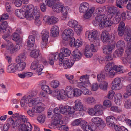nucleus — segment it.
<instances>
[{
	"label": "nucleus",
	"mask_w": 131,
	"mask_h": 131,
	"mask_svg": "<svg viewBox=\"0 0 131 131\" xmlns=\"http://www.w3.org/2000/svg\"><path fill=\"white\" fill-rule=\"evenodd\" d=\"M23 9V10H16L15 12V14L20 18H24L25 17L27 20H29L32 12L34 9V6L30 4L27 6H25Z\"/></svg>",
	"instance_id": "f257e3e1"
},
{
	"label": "nucleus",
	"mask_w": 131,
	"mask_h": 131,
	"mask_svg": "<svg viewBox=\"0 0 131 131\" xmlns=\"http://www.w3.org/2000/svg\"><path fill=\"white\" fill-rule=\"evenodd\" d=\"M34 9L32 11L29 20H35V24L38 26L40 25L41 24V21L39 19L40 16L39 9L37 6L34 7Z\"/></svg>",
	"instance_id": "f03ea898"
},
{
	"label": "nucleus",
	"mask_w": 131,
	"mask_h": 131,
	"mask_svg": "<svg viewBox=\"0 0 131 131\" xmlns=\"http://www.w3.org/2000/svg\"><path fill=\"white\" fill-rule=\"evenodd\" d=\"M106 72H107V75L108 74L109 77L112 78L115 75L116 72L114 69L113 63L109 62L105 68Z\"/></svg>",
	"instance_id": "7ed1b4c3"
},
{
	"label": "nucleus",
	"mask_w": 131,
	"mask_h": 131,
	"mask_svg": "<svg viewBox=\"0 0 131 131\" xmlns=\"http://www.w3.org/2000/svg\"><path fill=\"white\" fill-rule=\"evenodd\" d=\"M71 53V51L69 49L64 47L61 48L58 57L59 61H60V63L62 62L61 61L64 59V57L69 56Z\"/></svg>",
	"instance_id": "20e7f679"
},
{
	"label": "nucleus",
	"mask_w": 131,
	"mask_h": 131,
	"mask_svg": "<svg viewBox=\"0 0 131 131\" xmlns=\"http://www.w3.org/2000/svg\"><path fill=\"white\" fill-rule=\"evenodd\" d=\"M30 49L32 50V52L30 54V56L32 58L40 60L42 57V56L41 54L39 53V50L36 48V46L30 48Z\"/></svg>",
	"instance_id": "39448f33"
},
{
	"label": "nucleus",
	"mask_w": 131,
	"mask_h": 131,
	"mask_svg": "<svg viewBox=\"0 0 131 131\" xmlns=\"http://www.w3.org/2000/svg\"><path fill=\"white\" fill-rule=\"evenodd\" d=\"M75 105L73 107H71V111L72 113H73L75 110L81 111L83 110L84 107L81 102L79 100H76L75 102Z\"/></svg>",
	"instance_id": "423d86ee"
},
{
	"label": "nucleus",
	"mask_w": 131,
	"mask_h": 131,
	"mask_svg": "<svg viewBox=\"0 0 131 131\" xmlns=\"http://www.w3.org/2000/svg\"><path fill=\"white\" fill-rule=\"evenodd\" d=\"M85 123L84 130L85 131H97V123H89V125Z\"/></svg>",
	"instance_id": "0eeeda50"
},
{
	"label": "nucleus",
	"mask_w": 131,
	"mask_h": 131,
	"mask_svg": "<svg viewBox=\"0 0 131 131\" xmlns=\"http://www.w3.org/2000/svg\"><path fill=\"white\" fill-rule=\"evenodd\" d=\"M61 61L62 62L60 63V61H59V65L61 66L63 64L64 67L65 69L70 68L74 64L73 63L69 61L68 59H63Z\"/></svg>",
	"instance_id": "6e6552de"
},
{
	"label": "nucleus",
	"mask_w": 131,
	"mask_h": 131,
	"mask_svg": "<svg viewBox=\"0 0 131 131\" xmlns=\"http://www.w3.org/2000/svg\"><path fill=\"white\" fill-rule=\"evenodd\" d=\"M88 38L89 40L91 41L98 39V35L97 31L93 30L89 32L88 35Z\"/></svg>",
	"instance_id": "1a4fd4ad"
},
{
	"label": "nucleus",
	"mask_w": 131,
	"mask_h": 131,
	"mask_svg": "<svg viewBox=\"0 0 131 131\" xmlns=\"http://www.w3.org/2000/svg\"><path fill=\"white\" fill-rule=\"evenodd\" d=\"M121 79L120 78H115L112 83L113 88L115 90H118L120 89V84L121 82Z\"/></svg>",
	"instance_id": "9d476101"
},
{
	"label": "nucleus",
	"mask_w": 131,
	"mask_h": 131,
	"mask_svg": "<svg viewBox=\"0 0 131 131\" xmlns=\"http://www.w3.org/2000/svg\"><path fill=\"white\" fill-rule=\"evenodd\" d=\"M108 12L109 14L112 16L113 15H116L118 14L119 13V10L117 7L109 6L107 7Z\"/></svg>",
	"instance_id": "9b49d317"
},
{
	"label": "nucleus",
	"mask_w": 131,
	"mask_h": 131,
	"mask_svg": "<svg viewBox=\"0 0 131 131\" xmlns=\"http://www.w3.org/2000/svg\"><path fill=\"white\" fill-rule=\"evenodd\" d=\"M125 24L123 22H121L118 25L117 32L118 35L120 36H122L124 35L125 30Z\"/></svg>",
	"instance_id": "f8f14e48"
},
{
	"label": "nucleus",
	"mask_w": 131,
	"mask_h": 131,
	"mask_svg": "<svg viewBox=\"0 0 131 131\" xmlns=\"http://www.w3.org/2000/svg\"><path fill=\"white\" fill-rule=\"evenodd\" d=\"M59 109L61 113L62 114H64L67 112L68 114H72L71 107L68 106H66L64 107L61 105L60 106Z\"/></svg>",
	"instance_id": "ddd939ff"
},
{
	"label": "nucleus",
	"mask_w": 131,
	"mask_h": 131,
	"mask_svg": "<svg viewBox=\"0 0 131 131\" xmlns=\"http://www.w3.org/2000/svg\"><path fill=\"white\" fill-rule=\"evenodd\" d=\"M101 39L104 43L107 42L110 39L108 32L106 31H103L101 34Z\"/></svg>",
	"instance_id": "4468645a"
},
{
	"label": "nucleus",
	"mask_w": 131,
	"mask_h": 131,
	"mask_svg": "<svg viewBox=\"0 0 131 131\" xmlns=\"http://www.w3.org/2000/svg\"><path fill=\"white\" fill-rule=\"evenodd\" d=\"M62 117V116L61 114H57L54 115L51 118V123H60V122L63 123V121L61 119Z\"/></svg>",
	"instance_id": "2eb2a0df"
},
{
	"label": "nucleus",
	"mask_w": 131,
	"mask_h": 131,
	"mask_svg": "<svg viewBox=\"0 0 131 131\" xmlns=\"http://www.w3.org/2000/svg\"><path fill=\"white\" fill-rule=\"evenodd\" d=\"M96 113L95 115L98 116L102 115L103 113L102 110L103 109L102 105H96L94 107Z\"/></svg>",
	"instance_id": "dca6fc26"
},
{
	"label": "nucleus",
	"mask_w": 131,
	"mask_h": 131,
	"mask_svg": "<svg viewBox=\"0 0 131 131\" xmlns=\"http://www.w3.org/2000/svg\"><path fill=\"white\" fill-rule=\"evenodd\" d=\"M51 36L52 37H57L59 33V29L58 27L56 26H53L50 30Z\"/></svg>",
	"instance_id": "f3484780"
},
{
	"label": "nucleus",
	"mask_w": 131,
	"mask_h": 131,
	"mask_svg": "<svg viewBox=\"0 0 131 131\" xmlns=\"http://www.w3.org/2000/svg\"><path fill=\"white\" fill-rule=\"evenodd\" d=\"M89 4L86 2L81 3L79 7V10L81 13H84L88 9Z\"/></svg>",
	"instance_id": "a211bd4d"
},
{
	"label": "nucleus",
	"mask_w": 131,
	"mask_h": 131,
	"mask_svg": "<svg viewBox=\"0 0 131 131\" xmlns=\"http://www.w3.org/2000/svg\"><path fill=\"white\" fill-rule=\"evenodd\" d=\"M24 126L23 123H11L10 125V127L15 129H18L19 131H22V128H24Z\"/></svg>",
	"instance_id": "6ab92c4d"
},
{
	"label": "nucleus",
	"mask_w": 131,
	"mask_h": 131,
	"mask_svg": "<svg viewBox=\"0 0 131 131\" xmlns=\"http://www.w3.org/2000/svg\"><path fill=\"white\" fill-rule=\"evenodd\" d=\"M125 31L126 32L124 36V39L128 42H131V30L129 29H126Z\"/></svg>",
	"instance_id": "aec40b11"
},
{
	"label": "nucleus",
	"mask_w": 131,
	"mask_h": 131,
	"mask_svg": "<svg viewBox=\"0 0 131 131\" xmlns=\"http://www.w3.org/2000/svg\"><path fill=\"white\" fill-rule=\"evenodd\" d=\"M17 70V65L15 63H12L9 65L7 68V72L10 73H13Z\"/></svg>",
	"instance_id": "412c9836"
},
{
	"label": "nucleus",
	"mask_w": 131,
	"mask_h": 131,
	"mask_svg": "<svg viewBox=\"0 0 131 131\" xmlns=\"http://www.w3.org/2000/svg\"><path fill=\"white\" fill-rule=\"evenodd\" d=\"M72 54L76 60H78L79 59H80L82 56L81 52L78 49H76L72 53Z\"/></svg>",
	"instance_id": "4be33fe9"
},
{
	"label": "nucleus",
	"mask_w": 131,
	"mask_h": 131,
	"mask_svg": "<svg viewBox=\"0 0 131 131\" xmlns=\"http://www.w3.org/2000/svg\"><path fill=\"white\" fill-rule=\"evenodd\" d=\"M40 105L38 106H36L34 108L35 110V112L36 113H39L41 112L44 110V108L43 106L44 104L43 103H41L40 101L39 103Z\"/></svg>",
	"instance_id": "5701e85b"
},
{
	"label": "nucleus",
	"mask_w": 131,
	"mask_h": 131,
	"mask_svg": "<svg viewBox=\"0 0 131 131\" xmlns=\"http://www.w3.org/2000/svg\"><path fill=\"white\" fill-rule=\"evenodd\" d=\"M107 18V16L105 14H102L99 15L95 17V19L100 23V24H102L103 23Z\"/></svg>",
	"instance_id": "b1692460"
},
{
	"label": "nucleus",
	"mask_w": 131,
	"mask_h": 131,
	"mask_svg": "<svg viewBox=\"0 0 131 131\" xmlns=\"http://www.w3.org/2000/svg\"><path fill=\"white\" fill-rule=\"evenodd\" d=\"M113 24V22L111 21L104 20V21L101 24H100V28L102 29L104 27H109L111 26Z\"/></svg>",
	"instance_id": "393cba45"
},
{
	"label": "nucleus",
	"mask_w": 131,
	"mask_h": 131,
	"mask_svg": "<svg viewBox=\"0 0 131 131\" xmlns=\"http://www.w3.org/2000/svg\"><path fill=\"white\" fill-rule=\"evenodd\" d=\"M63 6L60 3L58 2L52 8L54 12H60L62 9Z\"/></svg>",
	"instance_id": "a878e982"
},
{
	"label": "nucleus",
	"mask_w": 131,
	"mask_h": 131,
	"mask_svg": "<svg viewBox=\"0 0 131 131\" xmlns=\"http://www.w3.org/2000/svg\"><path fill=\"white\" fill-rule=\"evenodd\" d=\"M34 38L32 35L29 36L28 38L27 44L30 48L34 47Z\"/></svg>",
	"instance_id": "bb28decb"
},
{
	"label": "nucleus",
	"mask_w": 131,
	"mask_h": 131,
	"mask_svg": "<svg viewBox=\"0 0 131 131\" xmlns=\"http://www.w3.org/2000/svg\"><path fill=\"white\" fill-rule=\"evenodd\" d=\"M8 26L7 21L2 22L0 24V31L3 33H4L8 27Z\"/></svg>",
	"instance_id": "cd10ccee"
},
{
	"label": "nucleus",
	"mask_w": 131,
	"mask_h": 131,
	"mask_svg": "<svg viewBox=\"0 0 131 131\" xmlns=\"http://www.w3.org/2000/svg\"><path fill=\"white\" fill-rule=\"evenodd\" d=\"M58 20V19L54 17H48L47 19V22L51 24H55Z\"/></svg>",
	"instance_id": "c85d7f7f"
},
{
	"label": "nucleus",
	"mask_w": 131,
	"mask_h": 131,
	"mask_svg": "<svg viewBox=\"0 0 131 131\" xmlns=\"http://www.w3.org/2000/svg\"><path fill=\"white\" fill-rule=\"evenodd\" d=\"M26 55L25 52L23 53L19 54L17 57L16 61H18V62H24L26 59Z\"/></svg>",
	"instance_id": "c756f323"
},
{
	"label": "nucleus",
	"mask_w": 131,
	"mask_h": 131,
	"mask_svg": "<svg viewBox=\"0 0 131 131\" xmlns=\"http://www.w3.org/2000/svg\"><path fill=\"white\" fill-rule=\"evenodd\" d=\"M19 62V63L16 64L17 70L19 71H21L25 69L26 63L24 62Z\"/></svg>",
	"instance_id": "7c9ffc66"
},
{
	"label": "nucleus",
	"mask_w": 131,
	"mask_h": 131,
	"mask_svg": "<svg viewBox=\"0 0 131 131\" xmlns=\"http://www.w3.org/2000/svg\"><path fill=\"white\" fill-rule=\"evenodd\" d=\"M66 90L67 91V93L68 96V98L71 97V95H73V92L74 93V89L70 86H67L66 88Z\"/></svg>",
	"instance_id": "2f4dec72"
},
{
	"label": "nucleus",
	"mask_w": 131,
	"mask_h": 131,
	"mask_svg": "<svg viewBox=\"0 0 131 131\" xmlns=\"http://www.w3.org/2000/svg\"><path fill=\"white\" fill-rule=\"evenodd\" d=\"M85 49L86 50L93 51V52H96L97 50L96 47L93 44H91L90 45H87L86 46Z\"/></svg>",
	"instance_id": "473e14b6"
},
{
	"label": "nucleus",
	"mask_w": 131,
	"mask_h": 131,
	"mask_svg": "<svg viewBox=\"0 0 131 131\" xmlns=\"http://www.w3.org/2000/svg\"><path fill=\"white\" fill-rule=\"evenodd\" d=\"M40 99V97H37L31 100H30V101L28 103V106L29 107H31L32 106L33 104H39Z\"/></svg>",
	"instance_id": "72a5a7b5"
},
{
	"label": "nucleus",
	"mask_w": 131,
	"mask_h": 131,
	"mask_svg": "<svg viewBox=\"0 0 131 131\" xmlns=\"http://www.w3.org/2000/svg\"><path fill=\"white\" fill-rule=\"evenodd\" d=\"M103 52L105 54H110L112 52V50L107 45L104 46L103 48Z\"/></svg>",
	"instance_id": "f704fd0d"
},
{
	"label": "nucleus",
	"mask_w": 131,
	"mask_h": 131,
	"mask_svg": "<svg viewBox=\"0 0 131 131\" xmlns=\"http://www.w3.org/2000/svg\"><path fill=\"white\" fill-rule=\"evenodd\" d=\"M118 120L122 122L125 121L126 123H131V120L130 119H126V116L124 115H122L117 117Z\"/></svg>",
	"instance_id": "c9c22d12"
},
{
	"label": "nucleus",
	"mask_w": 131,
	"mask_h": 131,
	"mask_svg": "<svg viewBox=\"0 0 131 131\" xmlns=\"http://www.w3.org/2000/svg\"><path fill=\"white\" fill-rule=\"evenodd\" d=\"M56 57L54 54H51L49 55V57L48 58V60H49V63L51 65H54V62L55 59V57Z\"/></svg>",
	"instance_id": "e433bc0d"
},
{
	"label": "nucleus",
	"mask_w": 131,
	"mask_h": 131,
	"mask_svg": "<svg viewBox=\"0 0 131 131\" xmlns=\"http://www.w3.org/2000/svg\"><path fill=\"white\" fill-rule=\"evenodd\" d=\"M59 94L60 98L64 100H67L68 98L67 93L64 90L62 89L60 91Z\"/></svg>",
	"instance_id": "4c0bfd02"
},
{
	"label": "nucleus",
	"mask_w": 131,
	"mask_h": 131,
	"mask_svg": "<svg viewBox=\"0 0 131 131\" xmlns=\"http://www.w3.org/2000/svg\"><path fill=\"white\" fill-rule=\"evenodd\" d=\"M106 120L107 122L109 123H114L117 122V119L114 117L112 116L107 117Z\"/></svg>",
	"instance_id": "58836bf2"
},
{
	"label": "nucleus",
	"mask_w": 131,
	"mask_h": 131,
	"mask_svg": "<svg viewBox=\"0 0 131 131\" xmlns=\"http://www.w3.org/2000/svg\"><path fill=\"white\" fill-rule=\"evenodd\" d=\"M107 75V72H106L105 70L102 72L101 73L98 74L97 78L98 81H102L105 78V76Z\"/></svg>",
	"instance_id": "ea45409f"
},
{
	"label": "nucleus",
	"mask_w": 131,
	"mask_h": 131,
	"mask_svg": "<svg viewBox=\"0 0 131 131\" xmlns=\"http://www.w3.org/2000/svg\"><path fill=\"white\" fill-rule=\"evenodd\" d=\"M108 84L105 81L102 82L99 84V87L100 89L103 90H106L107 89Z\"/></svg>",
	"instance_id": "a19ab883"
},
{
	"label": "nucleus",
	"mask_w": 131,
	"mask_h": 131,
	"mask_svg": "<svg viewBox=\"0 0 131 131\" xmlns=\"http://www.w3.org/2000/svg\"><path fill=\"white\" fill-rule=\"evenodd\" d=\"M23 125H24V128H22V131H31L32 130V126L30 123H28L27 125L24 123H23Z\"/></svg>",
	"instance_id": "79ce46f5"
},
{
	"label": "nucleus",
	"mask_w": 131,
	"mask_h": 131,
	"mask_svg": "<svg viewBox=\"0 0 131 131\" xmlns=\"http://www.w3.org/2000/svg\"><path fill=\"white\" fill-rule=\"evenodd\" d=\"M125 43L123 41L119 40L116 43V46L118 49H123L125 47Z\"/></svg>",
	"instance_id": "37998d69"
},
{
	"label": "nucleus",
	"mask_w": 131,
	"mask_h": 131,
	"mask_svg": "<svg viewBox=\"0 0 131 131\" xmlns=\"http://www.w3.org/2000/svg\"><path fill=\"white\" fill-rule=\"evenodd\" d=\"M6 49L10 53H12L14 52V48L13 45L10 44V45L6 46Z\"/></svg>",
	"instance_id": "c03bdc74"
},
{
	"label": "nucleus",
	"mask_w": 131,
	"mask_h": 131,
	"mask_svg": "<svg viewBox=\"0 0 131 131\" xmlns=\"http://www.w3.org/2000/svg\"><path fill=\"white\" fill-rule=\"evenodd\" d=\"M41 89L46 93L51 94L52 93V91L51 90L49 87L47 85H43L41 86Z\"/></svg>",
	"instance_id": "a18cd8bd"
},
{
	"label": "nucleus",
	"mask_w": 131,
	"mask_h": 131,
	"mask_svg": "<svg viewBox=\"0 0 131 131\" xmlns=\"http://www.w3.org/2000/svg\"><path fill=\"white\" fill-rule=\"evenodd\" d=\"M89 78V75H85L80 77V81L85 84L88 82V79Z\"/></svg>",
	"instance_id": "49530a36"
},
{
	"label": "nucleus",
	"mask_w": 131,
	"mask_h": 131,
	"mask_svg": "<svg viewBox=\"0 0 131 131\" xmlns=\"http://www.w3.org/2000/svg\"><path fill=\"white\" fill-rule=\"evenodd\" d=\"M39 60L37 59L33 61L32 63L31 68V69L35 70L37 68L38 66V61Z\"/></svg>",
	"instance_id": "de8ad7c7"
},
{
	"label": "nucleus",
	"mask_w": 131,
	"mask_h": 131,
	"mask_svg": "<svg viewBox=\"0 0 131 131\" xmlns=\"http://www.w3.org/2000/svg\"><path fill=\"white\" fill-rule=\"evenodd\" d=\"M123 49H118L114 52V55L115 57L116 56L118 57H121L123 55Z\"/></svg>",
	"instance_id": "09e8293b"
},
{
	"label": "nucleus",
	"mask_w": 131,
	"mask_h": 131,
	"mask_svg": "<svg viewBox=\"0 0 131 131\" xmlns=\"http://www.w3.org/2000/svg\"><path fill=\"white\" fill-rule=\"evenodd\" d=\"M78 24V22L75 20H71L68 23V25L71 27L74 28Z\"/></svg>",
	"instance_id": "8fccbe9b"
},
{
	"label": "nucleus",
	"mask_w": 131,
	"mask_h": 131,
	"mask_svg": "<svg viewBox=\"0 0 131 131\" xmlns=\"http://www.w3.org/2000/svg\"><path fill=\"white\" fill-rule=\"evenodd\" d=\"M82 93V92L81 90L78 89H76L74 90L73 95L75 97H78L80 96Z\"/></svg>",
	"instance_id": "3c124183"
},
{
	"label": "nucleus",
	"mask_w": 131,
	"mask_h": 131,
	"mask_svg": "<svg viewBox=\"0 0 131 131\" xmlns=\"http://www.w3.org/2000/svg\"><path fill=\"white\" fill-rule=\"evenodd\" d=\"M93 10H92V9H90L87 13L85 14L84 15V17L86 19H88L91 16L93 13Z\"/></svg>",
	"instance_id": "603ef678"
},
{
	"label": "nucleus",
	"mask_w": 131,
	"mask_h": 131,
	"mask_svg": "<svg viewBox=\"0 0 131 131\" xmlns=\"http://www.w3.org/2000/svg\"><path fill=\"white\" fill-rule=\"evenodd\" d=\"M44 68L43 66L41 64H39L37 68V70L36 71V72L37 74H38V75H40L42 73L41 72L42 70Z\"/></svg>",
	"instance_id": "864d4df0"
},
{
	"label": "nucleus",
	"mask_w": 131,
	"mask_h": 131,
	"mask_svg": "<svg viewBox=\"0 0 131 131\" xmlns=\"http://www.w3.org/2000/svg\"><path fill=\"white\" fill-rule=\"evenodd\" d=\"M87 103L89 104L92 105L95 102V100L93 97H90L86 99Z\"/></svg>",
	"instance_id": "5fc2aeb1"
},
{
	"label": "nucleus",
	"mask_w": 131,
	"mask_h": 131,
	"mask_svg": "<svg viewBox=\"0 0 131 131\" xmlns=\"http://www.w3.org/2000/svg\"><path fill=\"white\" fill-rule=\"evenodd\" d=\"M42 34L43 41L47 42L48 39L49 37V33L48 32H46Z\"/></svg>",
	"instance_id": "6e6d98bb"
},
{
	"label": "nucleus",
	"mask_w": 131,
	"mask_h": 131,
	"mask_svg": "<svg viewBox=\"0 0 131 131\" xmlns=\"http://www.w3.org/2000/svg\"><path fill=\"white\" fill-rule=\"evenodd\" d=\"M92 121L93 123H103L104 122L101 118L98 117L93 118L92 119Z\"/></svg>",
	"instance_id": "4d7b16f0"
},
{
	"label": "nucleus",
	"mask_w": 131,
	"mask_h": 131,
	"mask_svg": "<svg viewBox=\"0 0 131 131\" xmlns=\"http://www.w3.org/2000/svg\"><path fill=\"white\" fill-rule=\"evenodd\" d=\"M34 95L32 94L29 95L27 96H24L23 99L25 101V102L26 104H27L28 103H29L30 100H31V99H32Z\"/></svg>",
	"instance_id": "13d9d810"
},
{
	"label": "nucleus",
	"mask_w": 131,
	"mask_h": 131,
	"mask_svg": "<svg viewBox=\"0 0 131 131\" xmlns=\"http://www.w3.org/2000/svg\"><path fill=\"white\" fill-rule=\"evenodd\" d=\"M75 31L76 32L78 35H80L82 27L78 24L74 28Z\"/></svg>",
	"instance_id": "bf43d9fd"
},
{
	"label": "nucleus",
	"mask_w": 131,
	"mask_h": 131,
	"mask_svg": "<svg viewBox=\"0 0 131 131\" xmlns=\"http://www.w3.org/2000/svg\"><path fill=\"white\" fill-rule=\"evenodd\" d=\"M7 122L8 123H21V121H18V120L14 119L12 117L8 118L7 120Z\"/></svg>",
	"instance_id": "052dcab7"
},
{
	"label": "nucleus",
	"mask_w": 131,
	"mask_h": 131,
	"mask_svg": "<svg viewBox=\"0 0 131 131\" xmlns=\"http://www.w3.org/2000/svg\"><path fill=\"white\" fill-rule=\"evenodd\" d=\"M56 0H48L46 2V5L48 6L53 7L56 2Z\"/></svg>",
	"instance_id": "680f3d73"
},
{
	"label": "nucleus",
	"mask_w": 131,
	"mask_h": 131,
	"mask_svg": "<svg viewBox=\"0 0 131 131\" xmlns=\"http://www.w3.org/2000/svg\"><path fill=\"white\" fill-rule=\"evenodd\" d=\"M93 51L86 50L85 49V56L88 58L91 57L93 55Z\"/></svg>",
	"instance_id": "e2e57ef3"
},
{
	"label": "nucleus",
	"mask_w": 131,
	"mask_h": 131,
	"mask_svg": "<svg viewBox=\"0 0 131 131\" xmlns=\"http://www.w3.org/2000/svg\"><path fill=\"white\" fill-rule=\"evenodd\" d=\"M64 31L66 33L70 35L71 37L73 36V30L70 28L67 29L65 30Z\"/></svg>",
	"instance_id": "0e129e2a"
},
{
	"label": "nucleus",
	"mask_w": 131,
	"mask_h": 131,
	"mask_svg": "<svg viewBox=\"0 0 131 131\" xmlns=\"http://www.w3.org/2000/svg\"><path fill=\"white\" fill-rule=\"evenodd\" d=\"M51 85L53 88H56L59 86V82L57 80L53 81L51 82Z\"/></svg>",
	"instance_id": "69168bd1"
},
{
	"label": "nucleus",
	"mask_w": 131,
	"mask_h": 131,
	"mask_svg": "<svg viewBox=\"0 0 131 131\" xmlns=\"http://www.w3.org/2000/svg\"><path fill=\"white\" fill-rule=\"evenodd\" d=\"M107 46L113 50L115 47V43L114 41L111 40L109 41L108 43V45Z\"/></svg>",
	"instance_id": "338daca9"
},
{
	"label": "nucleus",
	"mask_w": 131,
	"mask_h": 131,
	"mask_svg": "<svg viewBox=\"0 0 131 131\" xmlns=\"http://www.w3.org/2000/svg\"><path fill=\"white\" fill-rule=\"evenodd\" d=\"M45 118V115L44 114H42L38 116L37 118V119L39 122L43 123Z\"/></svg>",
	"instance_id": "774afa93"
}]
</instances>
